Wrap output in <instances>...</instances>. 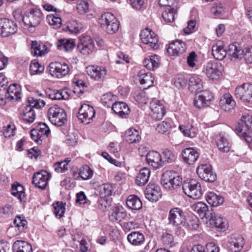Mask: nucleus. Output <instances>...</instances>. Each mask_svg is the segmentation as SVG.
Segmentation results:
<instances>
[{
    "label": "nucleus",
    "mask_w": 252,
    "mask_h": 252,
    "mask_svg": "<svg viewBox=\"0 0 252 252\" xmlns=\"http://www.w3.org/2000/svg\"><path fill=\"white\" fill-rule=\"evenodd\" d=\"M28 105H27L20 114V118L29 123L33 122L35 117V113L33 108H40L45 106L44 100L36 99L32 97L28 98Z\"/></svg>",
    "instance_id": "nucleus-1"
},
{
    "label": "nucleus",
    "mask_w": 252,
    "mask_h": 252,
    "mask_svg": "<svg viewBox=\"0 0 252 252\" xmlns=\"http://www.w3.org/2000/svg\"><path fill=\"white\" fill-rule=\"evenodd\" d=\"M101 27L109 34L116 33L119 28V22L111 13H105L99 19Z\"/></svg>",
    "instance_id": "nucleus-2"
},
{
    "label": "nucleus",
    "mask_w": 252,
    "mask_h": 252,
    "mask_svg": "<svg viewBox=\"0 0 252 252\" xmlns=\"http://www.w3.org/2000/svg\"><path fill=\"white\" fill-rule=\"evenodd\" d=\"M236 130L240 136L244 137L246 141H249L252 133V113L242 117L241 121L236 127Z\"/></svg>",
    "instance_id": "nucleus-3"
},
{
    "label": "nucleus",
    "mask_w": 252,
    "mask_h": 252,
    "mask_svg": "<svg viewBox=\"0 0 252 252\" xmlns=\"http://www.w3.org/2000/svg\"><path fill=\"white\" fill-rule=\"evenodd\" d=\"M48 117L53 125L58 126H62L67 121L65 110L57 105L49 108Z\"/></svg>",
    "instance_id": "nucleus-4"
},
{
    "label": "nucleus",
    "mask_w": 252,
    "mask_h": 252,
    "mask_svg": "<svg viewBox=\"0 0 252 252\" xmlns=\"http://www.w3.org/2000/svg\"><path fill=\"white\" fill-rule=\"evenodd\" d=\"M182 181L178 173L172 170H168L162 174L161 182L163 187L169 190L175 189L180 186Z\"/></svg>",
    "instance_id": "nucleus-5"
},
{
    "label": "nucleus",
    "mask_w": 252,
    "mask_h": 252,
    "mask_svg": "<svg viewBox=\"0 0 252 252\" xmlns=\"http://www.w3.org/2000/svg\"><path fill=\"white\" fill-rule=\"evenodd\" d=\"M182 189L186 195L194 199L200 198L202 195L200 184L194 179L185 181Z\"/></svg>",
    "instance_id": "nucleus-6"
},
{
    "label": "nucleus",
    "mask_w": 252,
    "mask_h": 252,
    "mask_svg": "<svg viewBox=\"0 0 252 252\" xmlns=\"http://www.w3.org/2000/svg\"><path fill=\"white\" fill-rule=\"evenodd\" d=\"M43 19L41 11L37 8L31 9L22 17L25 26L28 27H35L38 26Z\"/></svg>",
    "instance_id": "nucleus-7"
},
{
    "label": "nucleus",
    "mask_w": 252,
    "mask_h": 252,
    "mask_svg": "<svg viewBox=\"0 0 252 252\" xmlns=\"http://www.w3.org/2000/svg\"><path fill=\"white\" fill-rule=\"evenodd\" d=\"M50 74L54 77L62 78L67 75L70 71L68 65L64 62H52L49 65Z\"/></svg>",
    "instance_id": "nucleus-8"
},
{
    "label": "nucleus",
    "mask_w": 252,
    "mask_h": 252,
    "mask_svg": "<svg viewBox=\"0 0 252 252\" xmlns=\"http://www.w3.org/2000/svg\"><path fill=\"white\" fill-rule=\"evenodd\" d=\"M168 223L176 228H181L185 224V216L183 211L179 208L171 209L168 216Z\"/></svg>",
    "instance_id": "nucleus-9"
},
{
    "label": "nucleus",
    "mask_w": 252,
    "mask_h": 252,
    "mask_svg": "<svg viewBox=\"0 0 252 252\" xmlns=\"http://www.w3.org/2000/svg\"><path fill=\"white\" fill-rule=\"evenodd\" d=\"M198 177L202 180L213 183L217 179V175L213 170L212 166L209 164H202L198 165L196 169Z\"/></svg>",
    "instance_id": "nucleus-10"
},
{
    "label": "nucleus",
    "mask_w": 252,
    "mask_h": 252,
    "mask_svg": "<svg viewBox=\"0 0 252 252\" xmlns=\"http://www.w3.org/2000/svg\"><path fill=\"white\" fill-rule=\"evenodd\" d=\"M222 70L221 63L211 61L204 65L203 72L210 79L217 80L221 75Z\"/></svg>",
    "instance_id": "nucleus-11"
},
{
    "label": "nucleus",
    "mask_w": 252,
    "mask_h": 252,
    "mask_svg": "<svg viewBox=\"0 0 252 252\" xmlns=\"http://www.w3.org/2000/svg\"><path fill=\"white\" fill-rule=\"evenodd\" d=\"M235 92L236 97L240 98L244 102L252 103V84L244 83L237 87Z\"/></svg>",
    "instance_id": "nucleus-12"
},
{
    "label": "nucleus",
    "mask_w": 252,
    "mask_h": 252,
    "mask_svg": "<svg viewBox=\"0 0 252 252\" xmlns=\"http://www.w3.org/2000/svg\"><path fill=\"white\" fill-rule=\"evenodd\" d=\"M94 108L89 105L83 104L79 108L77 117L82 123L89 124L95 116Z\"/></svg>",
    "instance_id": "nucleus-13"
},
{
    "label": "nucleus",
    "mask_w": 252,
    "mask_h": 252,
    "mask_svg": "<svg viewBox=\"0 0 252 252\" xmlns=\"http://www.w3.org/2000/svg\"><path fill=\"white\" fill-rule=\"evenodd\" d=\"M142 42L148 45L154 49L158 47V36L151 30L146 28L143 30L140 34Z\"/></svg>",
    "instance_id": "nucleus-14"
},
{
    "label": "nucleus",
    "mask_w": 252,
    "mask_h": 252,
    "mask_svg": "<svg viewBox=\"0 0 252 252\" xmlns=\"http://www.w3.org/2000/svg\"><path fill=\"white\" fill-rule=\"evenodd\" d=\"M77 48L82 54L89 55L94 51V43L90 36H81L79 39Z\"/></svg>",
    "instance_id": "nucleus-15"
},
{
    "label": "nucleus",
    "mask_w": 252,
    "mask_h": 252,
    "mask_svg": "<svg viewBox=\"0 0 252 252\" xmlns=\"http://www.w3.org/2000/svg\"><path fill=\"white\" fill-rule=\"evenodd\" d=\"M17 30L15 23L8 19H0V35L2 37H7L13 34Z\"/></svg>",
    "instance_id": "nucleus-16"
},
{
    "label": "nucleus",
    "mask_w": 252,
    "mask_h": 252,
    "mask_svg": "<svg viewBox=\"0 0 252 252\" xmlns=\"http://www.w3.org/2000/svg\"><path fill=\"white\" fill-rule=\"evenodd\" d=\"M195 97L194 100V105L198 108L205 107L207 105L212 97V94L208 90H204L200 92L196 93Z\"/></svg>",
    "instance_id": "nucleus-17"
},
{
    "label": "nucleus",
    "mask_w": 252,
    "mask_h": 252,
    "mask_svg": "<svg viewBox=\"0 0 252 252\" xmlns=\"http://www.w3.org/2000/svg\"><path fill=\"white\" fill-rule=\"evenodd\" d=\"M147 163L154 169H157L164 166L161 156L157 151H150L146 155Z\"/></svg>",
    "instance_id": "nucleus-18"
},
{
    "label": "nucleus",
    "mask_w": 252,
    "mask_h": 252,
    "mask_svg": "<svg viewBox=\"0 0 252 252\" xmlns=\"http://www.w3.org/2000/svg\"><path fill=\"white\" fill-rule=\"evenodd\" d=\"M50 177V176L47 172L42 170L33 174L32 183L36 187L43 189L47 185Z\"/></svg>",
    "instance_id": "nucleus-19"
},
{
    "label": "nucleus",
    "mask_w": 252,
    "mask_h": 252,
    "mask_svg": "<svg viewBox=\"0 0 252 252\" xmlns=\"http://www.w3.org/2000/svg\"><path fill=\"white\" fill-rule=\"evenodd\" d=\"M150 107L152 117L156 121L162 119L166 113L164 106L158 100L153 99Z\"/></svg>",
    "instance_id": "nucleus-20"
},
{
    "label": "nucleus",
    "mask_w": 252,
    "mask_h": 252,
    "mask_svg": "<svg viewBox=\"0 0 252 252\" xmlns=\"http://www.w3.org/2000/svg\"><path fill=\"white\" fill-rule=\"evenodd\" d=\"M183 161L189 165L193 164L199 158V154L193 148H187L181 153Z\"/></svg>",
    "instance_id": "nucleus-21"
},
{
    "label": "nucleus",
    "mask_w": 252,
    "mask_h": 252,
    "mask_svg": "<svg viewBox=\"0 0 252 252\" xmlns=\"http://www.w3.org/2000/svg\"><path fill=\"white\" fill-rule=\"evenodd\" d=\"M87 69V74L91 78L97 81L103 80L107 73L106 68L103 66H92Z\"/></svg>",
    "instance_id": "nucleus-22"
},
{
    "label": "nucleus",
    "mask_w": 252,
    "mask_h": 252,
    "mask_svg": "<svg viewBox=\"0 0 252 252\" xmlns=\"http://www.w3.org/2000/svg\"><path fill=\"white\" fill-rule=\"evenodd\" d=\"M109 217L112 221H121L127 217L126 211L122 206H115L110 210Z\"/></svg>",
    "instance_id": "nucleus-23"
},
{
    "label": "nucleus",
    "mask_w": 252,
    "mask_h": 252,
    "mask_svg": "<svg viewBox=\"0 0 252 252\" xmlns=\"http://www.w3.org/2000/svg\"><path fill=\"white\" fill-rule=\"evenodd\" d=\"M244 245V239L240 235L232 236L227 247L230 252H240Z\"/></svg>",
    "instance_id": "nucleus-24"
},
{
    "label": "nucleus",
    "mask_w": 252,
    "mask_h": 252,
    "mask_svg": "<svg viewBox=\"0 0 252 252\" xmlns=\"http://www.w3.org/2000/svg\"><path fill=\"white\" fill-rule=\"evenodd\" d=\"M187 45L182 40H177L169 44L167 49L168 54L172 55L179 56L183 54L187 50Z\"/></svg>",
    "instance_id": "nucleus-25"
},
{
    "label": "nucleus",
    "mask_w": 252,
    "mask_h": 252,
    "mask_svg": "<svg viewBox=\"0 0 252 252\" xmlns=\"http://www.w3.org/2000/svg\"><path fill=\"white\" fill-rule=\"evenodd\" d=\"M145 195L147 199L156 202L161 197L160 188L154 184H150L145 189Z\"/></svg>",
    "instance_id": "nucleus-26"
},
{
    "label": "nucleus",
    "mask_w": 252,
    "mask_h": 252,
    "mask_svg": "<svg viewBox=\"0 0 252 252\" xmlns=\"http://www.w3.org/2000/svg\"><path fill=\"white\" fill-rule=\"evenodd\" d=\"M137 79L143 85L144 89H147L153 85L154 78L152 73L146 72L145 70H141L137 75Z\"/></svg>",
    "instance_id": "nucleus-27"
},
{
    "label": "nucleus",
    "mask_w": 252,
    "mask_h": 252,
    "mask_svg": "<svg viewBox=\"0 0 252 252\" xmlns=\"http://www.w3.org/2000/svg\"><path fill=\"white\" fill-rule=\"evenodd\" d=\"M212 54L216 60L221 61L224 59L227 51L223 41H218L212 46Z\"/></svg>",
    "instance_id": "nucleus-28"
},
{
    "label": "nucleus",
    "mask_w": 252,
    "mask_h": 252,
    "mask_svg": "<svg viewBox=\"0 0 252 252\" xmlns=\"http://www.w3.org/2000/svg\"><path fill=\"white\" fill-rule=\"evenodd\" d=\"M209 220L210 223L213 224L218 231H224L228 227L226 220L219 215L211 213Z\"/></svg>",
    "instance_id": "nucleus-29"
},
{
    "label": "nucleus",
    "mask_w": 252,
    "mask_h": 252,
    "mask_svg": "<svg viewBox=\"0 0 252 252\" xmlns=\"http://www.w3.org/2000/svg\"><path fill=\"white\" fill-rule=\"evenodd\" d=\"M219 105L221 108L225 111H229L233 109L236 105V102L230 93H225L221 97Z\"/></svg>",
    "instance_id": "nucleus-30"
},
{
    "label": "nucleus",
    "mask_w": 252,
    "mask_h": 252,
    "mask_svg": "<svg viewBox=\"0 0 252 252\" xmlns=\"http://www.w3.org/2000/svg\"><path fill=\"white\" fill-rule=\"evenodd\" d=\"M189 88L192 93L200 92L203 88L201 79L197 75H191L189 80Z\"/></svg>",
    "instance_id": "nucleus-31"
},
{
    "label": "nucleus",
    "mask_w": 252,
    "mask_h": 252,
    "mask_svg": "<svg viewBox=\"0 0 252 252\" xmlns=\"http://www.w3.org/2000/svg\"><path fill=\"white\" fill-rule=\"evenodd\" d=\"M179 129L185 136L191 138L196 137L198 134L197 128L191 124L185 123L184 125H180Z\"/></svg>",
    "instance_id": "nucleus-32"
},
{
    "label": "nucleus",
    "mask_w": 252,
    "mask_h": 252,
    "mask_svg": "<svg viewBox=\"0 0 252 252\" xmlns=\"http://www.w3.org/2000/svg\"><path fill=\"white\" fill-rule=\"evenodd\" d=\"M113 111L122 118H125L130 112L128 105L123 102H116L112 107Z\"/></svg>",
    "instance_id": "nucleus-33"
},
{
    "label": "nucleus",
    "mask_w": 252,
    "mask_h": 252,
    "mask_svg": "<svg viewBox=\"0 0 252 252\" xmlns=\"http://www.w3.org/2000/svg\"><path fill=\"white\" fill-rule=\"evenodd\" d=\"M6 97L10 100L17 101L21 98V89L16 84L10 85L7 89Z\"/></svg>",
    "instance_id": "nucleus-34"
},
{
    "label": "nucleus",
    "mask_w": 252,
    "mask_h": 252,
    "mask_svg": "<svg viewBox=\"0 0 252 252\" xmlns=\"http://www.w3.org/2000/svg\"><path fill=\"white\" fill-rule=\"evenodd\" d=\"M151 171L149 169L144 167L141 169L135 179V183L139 186H143L146 184L149 180Z\"/></svg>",
    "instance_id": "nucleus-35"
},
{
    "label": "nucleus",
    "mask_w": 252,
    "mask_h": 252,
    "mask_svg": "<svg viewBox=\"0 0 252 252\" xmlns=\"http://www.w3.org/2000/svg\"><path fill=\"white\" fill-rule=\"evenodd\" d=\"M13 252H32L31 245L23 240H17L12 246Z\"/></svg>",
    "instance_id": "nucleus-36"
},
{
    "label": "nucleus",
    "mask_w": 252,
    "mask_h": 252,
    "mask_svg": "<svg viewBox=\"0 0 252 252\" xmlns=\"http://www.w3.org/2000/svg\"><path fill=\"white\" fill-rule=\"evenodd\" d=\"M206 200L210 205L217 207L221 205L224 202L223 197L214 192H209L206 195Z\"/></svg>",
    "instance_id": "nucleus-37"
},
{
    "label": "nucleus",
    "mask_w": 252,
    "mask_h": 252,
    "mask_svg": "<svg viewBox=\"0 0 252 252\" xmlns=\"http://www.w3.org/2000/svg\"><path fill=\"white\" fill-rule=\"evenodd\" d=\"M124 138L129 143H136L140 141L141 137L138 130L131 128L126 131Z\"/></svg>",
    "instance_id": "nucleus-38"
},
{
    "label": "nucleus",
    "mask_w": 252,
    "mask_h": 252,
    "mask_svg": "<svg viewBox=\"0 0 252 252\" xmlns=\"http://www.w3.org/2000/svg\"><path fill=\"white\" fill-rule=\"evenodd\" d=\"M75 44L73 39H61L57 43V48L61 51H69L72 50Z\"/></svg>",
    "instance_id": "nucleus-39"
},
{
    "label": "nucleus",
    "mask_w": 252,
    "mask_h": 252,
    "mask_svg": "<svg viewBox=\"0 0 252 252\" xmlns=\"http://www.w3.org/2000/svg\"><path fill=\"white\" fill-rule=\"evenodd\" d=\"M127 241L133 245H140L143 243L145 237L143 234L138 231H133L127 236Z\"/></svg>",
    "instance_id": "nucleus-40"
},
{
    "label": "nucleus",
    "mask_w": 252,
    "mask_h": 252,
    "mask_svg": "<svg viewBox=\"0 0 252 252\" xmlns=\"http://www.w3.org/2000/svg\"><path fill=\"white\" fill-rule=\"evenodd\" d=\"M126 204L128 208L131 210H139L142 208L141 200L136 195H130L126 199Z\"/></svg>",
    "instance_id": "nucleus-41"
},
{
    "label": "nucleus",
    "mask_w": 252,
    "mask_h": 252,
    "mask_svg": "<svg viewBox=\"0 0 252 252\" xmlns=\"http://www.w3.org/2000/svg\"><path fill=\"white\" fill-rule=\"evenodd\" d=\"M191 208L192 210L197 214L200 218L203 219L204 217L209 218L207 216V213L208 211V206L204 203L202 202H198L193 204Z\"/></svg>",
    "instance_id": "nucleus-42"
},
{
    "label": "nucleus",
    "mask_w": 252,
    "mask_h": 252,
    "mask_svg": "<svg viewBox=\"0 0 252 252\" xmlns=\"http://www.w3.org/2000/svg\"><path fill=\"white\" fill-rule=\"evenodd\" d=\"M11 194L22 201L25 197L24 187L19 183H15L11 187Z\"/></svg>",
    "instance_id": "nucleus-43"
},
{
    "label": "nucleus",
    "mask_w": 252,
    "mask_h": 252,
    "mask_svg": "<svg viewBox=\"0 0 252 252\" xmlns=\"http://www.w3.org/2000/svg\"><path fill=\"white\" fill-rule=\"evenodd\" d=\"M144 66L150 70H155L158 67L159 59L157 55L151 56L149 59H146L143 61Z\"/></svg>",
    "instance_id": "nucleus-44"
},
{
    "label": "nucleus",
    "mask_w": 252,
    "mask_h": 252,
    "mask_svg": "<svg viewBox=\"0 0 252 252\" xmlns=\"http://www.w3.org/2000/svg\"><path fill=\"white\" fill-rule=\"evenodd\" d=\"M243 53V50L239 47L234 44L230 45L228 50L227 51V54L231 57V60L242 59Z\"/></svg>",
    "instance_id": "nucleus-45"
},
{
    "label": "nucleus",
    "mask_w": 252,
    "mask_h": 252,
    "mask_svg": "<svg viewBox=\"0 0 252 252\" xmlns=\"http://www.w3.org/2000/svg\"><path fill=\"white\" fill-rule=\"evenodd\" d=\"M217 145L219 150L222 152H229L231 147V144L228 140L221 135H220L217 139Z\"/></svg>",
    "instance_id": "nucleus-46"
},
{
    "label": "nucleus",
    "mask_w": 252,
    "mask_h": 252,
    "mask_svg": "<svg viewBox=\"0 0 252 252\" xmlns=\"http://www.w3.org/2000/svg\"><path fill=\"white\" fill-rule=\"evenodd\" d=\"M162 153L163 156L164 165L166 163H171L175 161L176 155L173 150L165 148L162 149Z\"/></svg>",
    "instance_id": "nucleus-47"
},
{
    "label": "nucleus",
    "mask_w": 252,
    "mask_h": 252,
    "mask_svg": "<svg viewBox=\"0 0 252 252\" xmlns=\"http://www.w3.org/2000/svg\"><path fill=\"white\" fill-rule=\"evenodd\" d=\"M46 20L48 23L54 29L60 28L62 25L61 18L57 14L47 15Z\"/></svg>",
    "instance_id": "nucleus-48"
},
{
    "label": "nucleus",
    "mask_w": 252,
    "mask_h": 252,
    "mask_svg": "<svg viewBox=\"0 0 252 252\" xmlns=\"http://www.w3.org/2000/svg\"><path fill=\"white\" fill-rule=\"evenodd\" d=\"M13 222L18 228L19 233L24 231L27 224V221L23 215H17L14 220Z\"/></svg>",
    "instance_id": "nucleus-49"
},
{
    "label": "nucleus",
    "mask_w": 252,
    "mask_h": 252,
    "mask_svg": "<svg viewBox=\"0 0 252 252\" xmlns=\"http://www.w3.org/2000/svg\"><path fill=\"white\" fill-rule=\"evenodd\" d=\"M82 29V25L76 20H71L67 23L65 30L70 33H77Z\"/></svg>",
    "instance_id": "nucleus-50"
},
{
    "label": "nucleus",
    "mask_w": 252,
    "mask_h": 252,
    "mask_svg": "<svg viewBox=\"0 0 252 252\" xmlns=\"http://www.w3.org/2000/svg\"><path fill=\"white\" fill-rule=\"evenodd\" d=\"M54 213L56 217L60 218L63 217L65 212V204L62 202L58 201L53 204Z\"/></svg>",
    "instance_id": "nucleus-51"
},
{
    "label": "nucleus",
    "mask_w": 252,
    "mask_h": 252,
    "mask_svg": "<svg viewBox=\"0 0 252 252\" xmlns=\"http://www.w3.org/2000/svg\"><path fill=\"white\" fill-rule=\"evenodd\" d=\"M174 7L167 8L162 14V18L166 22H172L174 20L175 13Z\"/></svg>",
    "instance_id": "nucleus-52"
},
{
    "label": "nucleus",
    "mask_w": 252,
    "mask_h": 252,
    "mask_svg": "<svg viewBox=\"0 0 252 252\" xmlns=\"http://www.w3.org/2000/svg\"><path fill=\"white\" fill-rule=\"evenodd\" d=\"M170 123L166 121H162L158 124L156 128V130L162 134H169L171 130Z\"/></svg>",
    "instance_id": "nucleus-53"
},
{
    "label": "nucleus",
    "mask_w": 252,
    "mask_h": 252,
    "mask_svg": "<svg viewBox=\"0 0 252 252\" xmlns=\"http://www.w3.org/2000/svg\"><path fill=\"white\" fill-rule=\"evenodd\" d=\"M44 69V67L41 65L37 61H32L30 67V73L31 75H35L42 73Z\"/></svg>",
    "instance_id": "nucleus-54"
},
{
    "label": "nucleus",
    "mask_w": 252,
    "mask_h": 252,
    "mask_svg": "<svg viewBox=\"0 0 252 252\" xmlns=\"http://www.w3.org/2000/svg\"><path fill=\"white\" fill-rule=\"evenodd\" d=\"M80 178L86 180L91 179L93 175V171L87 165L80 169Z\"/></svg>",
    "instance_id": "nucleus-55"
},
{
    "label": "nucleus",
    "mask_w": 252,
    "mask_h": 252,
    "mask_svg": "<svg viewBox=\"0 0 252 252\" xmlns=\"http://www.w3.org/2000/svg\"><path fill=\"white\" fill-rule=\"evenodd\" d=\"M112 186L109 184H104L99 187L100 194L102 197H105L111 195Z\"/></svg>",
    "instance_id": "nucleus-56"
},
{
    "label": "nucleus",
    "mask_w": 252,
    "mask_h": 252,
    "mask_svg": "<svg viewBox=\"0 0 252 252\" xmlns=\"http://www.w3.org/2000/svg\"><path fill=\"white\" fill-rule=\"evenodd\" d=\"M44 47V46H42L38 44L37 41H33L32 43V53L35 56H42L44 52L43 49H41L42 48Z\"/></svg>",
    "instance_id": "nucleus-57"
},
{
    "label": "nucleus",
    "mask_w": 252,
    "mask_h": 252,
    "mask_svg": "<svg viewBox=\"0 0 252 252\" xmlns=\"http://www.w3.org/2000/svg\"><path fill=\"white\" fill-rule=\"evenodd\" d=\"M188 80L183 75H178L174 79V85L178 89L183 88L186 86Z\"/></svg>",
    "instance_id": "nucleus-58"
},
{
    "label": "nucleus",
    "mask_w": 252,
    "mask_h": 252,
    "mask_svg": "<svg viewBox=\"0 0 252 252\" xmlns=\"http://www.w3.org/2000/svg\"><path fill=\"white\" fill-rule=\"evenodd\" d=\"M161 241L165 246L167 247H172L174 238L171 234L164 232L162 235Z\"/></svg>",
    "instance_id": "nucleus-59"
},
{
    "label": "nucleus",
    "mask_w": 252,
    "mask_h": 252,
    "mask_svg": "<svg viewBox=\"0 0 252 252\" xmlns=\"http://www.w3.org/2000/svg\"><path fill=\"white\" fill-rule=\"evenodd\" d=\"M242 57H244L247 63H252V47L246 48L243 50Z\"/></svg>",
    "instance_id": "nucleus-60"
},
{
    "label": "nucleus",
    "mask_w": 252,
    "mask_h": 252,
    "mask_svg": "<svg viewBox=\"0 0 252 252\" xmlns=\"http://www.w3.org/2000/svg\"><path fill=\"white\" fill-rule=\"evenodd\" d=\"M16 127L14 124H9L3 129V134L5 137H10L15 133Z\"/></svg>",
    "instance_id": "nucleus-61"
},
{
    "label": "nucleus",
    "mask_w": 252,
    "mask_h": 252,
    "mask_svg": "<svg viewBox=\"0 0 252 252\" xmlns=\"http://www.w3.org/2000/svg\"><path fill=\"white\" fill-rule=\"evenodd\" d=\"M197 56L194 51L191 52L187 57V63L190 67L195 66V62L197 61Z\"/></svg>",
    "instance_id": "nucleus-62"
},
{
    "label": "nucleus",
    "mask_w": 252,
    "mask_h": 252,
    "mask_svg": "<svg viewBox=\"0 0 252 252\" xmlns=\"http://www.w3.org/2000/svg\"><path fill=\"white\" fill-rule=\"evenodd\" d=\"M89 3L85 0H81L77 5V10L81 14L87 13L89 11Z\"/></svg>",
    "instance_id": "nucleus-63"
},
{
    "label": "nucleus",
    "mask_w": 252,
    "mask_h": 252,
    "mask_svg": "<svg viewBox=\"0 0 252 252\" xmlns=\"http://www.w3.org/2000/svg\"><path fill=\"white\" fill-rule=\"evenodd\" d=\"M67 169V162L66 160L58 162L56 163L55 170L58 172H64Z\"/></svg>",
    "instance_id": "nucleus-64"
}]
</instances>
